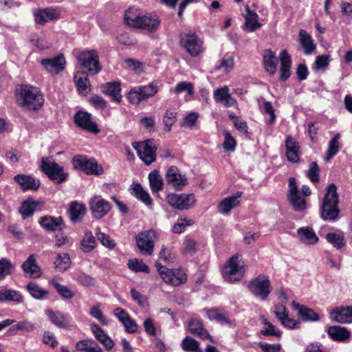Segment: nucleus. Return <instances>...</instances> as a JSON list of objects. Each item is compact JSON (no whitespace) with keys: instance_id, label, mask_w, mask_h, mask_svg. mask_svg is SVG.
Here are the masks:
<instances>
[{"instance_id":"obj_45","label":"nucleus","mask_w":352,"mask_h":352,"mask_svg":"<svg viewBox=\"0 0 352 352\" xmlns=\"http://www.w3.org/2000/svg\"><path fill=\"white\" fill-rule=\"evenodd\" d=\"M14 270V265L6 258L0 259V281L10 275Z\"/></svg>"},{"instance_id":"obj_28","label":"nucleus","mask_w":352,"mask_h":352,"mask_svg":"<svg viewBox=\"0 0 352 352\" xmlns=\"http://www.w3.org/2000/svg\"><path fill=\"white\" fill-rule=\"evenodd\" d=\"M328 336L334 341L344 342L351 336V332L346 328L340 326H331L327 329Z\"/></svg>"},{"instance_id":"obj_52","label":"nucleus","mask_w":352,"mask_h":352,"mask_svg":"<svg viewBox=\"0 0 352 352\" xmlns=\"http://www.w3.org/2000/svg\"><path fill=\"white\" fill-rule=\"evenodd\" d=\"M141 95L144 100L153 97L158 91L157 87L153 83H150L146 86L138 87Z\"/></svg>"},{"instance_id":"obj_27","label":"nucleus","mask_w":352,"mask_h":352,"mask_svg":"<svg viewBox=\"0 0 352 352\" xmlns=\"http://www.w3.org/2000/svg\"><path fill=\"white\" fill-rule=\"evenodd\" d=\"M46 314L51 323L56 327L60 329H68L69 321L67 316L60 311L48 309L46 311Z\"/></svg>"},{"instance_id":"obj_17","label":"nucleus","mask_w":352,"mask_h":352,"mask_svg":"<svg viewBox=\"0 0 352 352\" xmlns=\"http://www.w3.org/2000/svg\"><path fill=\"white\" fill-rule=\"evenodd\" d=\"M14 180L23 191L37 190L41 185L39 179H35L30 175L18 174L14 177Z\"/></svg>"},{"instance_id":"obj_5","label":"nucleus","mask_w":352,"mask_h":352,"mask_svg":"<svg viewBox=\"0 0 352 352\" xmlns=\"http://www.w3.org/2000/svg\"><path fill=\"white\" fill-rule=\"evenodd\" d=\"M249 291L256 298L265 300L272 291L269 277L263 274L251 280L248 285Z\"/></svg>"},{"instance_id":"obj_54","label":"nucleus","mask_w":352,"mask_h":352,"mask_svg":"<svg viewBox=\"0 0 352 352\" xmlns=\"http://www.w3.org/2000/svg\"><path fill=\"white\" fill-rule=\"evenodd\" d=\"M209 318L217 320L220 324H226L231 326L232 322L224 314L217 312V309H211L208 312Z\"/></svg>"},{"instance_id":"obj_38","label":"nucleus","mask_w":352,"mask_h":352,"mask_svg":"<svg viewBox=\"0 0 352 352\" xmlns=\"http://www.w3.org/2000/svg\"><path fill=\"white\" fill-rule=\"evenodd\" d=\"M239 204L237 197H228L224 198L218 204V210L221 214H228L230 210Z\"/></svg>"},{"instance_id":"obj_46","label":"nucleus","mask_w":352,"mask_h":352,"mask_svg":"<svg viewBox=\"0 0 352 352\" xmlns=\"http://www.w3.org/2000/svg\"><path fill=\"white\" fill-rule=\"evenodd\" d=\"M128 267L135 272L148 273L149 267L145 264L142 260L138 258L129 259L127 263Z\"/></svg>"},{"instance_id":"obj_11","label":"nucleus","mask_w":352,"mask_h":352,"mask_svg":"<svg viewBox=\"0 0 352 352\" xmlns=\"http://www.w3.org/2000/svg\"><path fill=\"white\" fill-rule=\"evenodd\" d=\"M195 197L193 194H170L167 196V202L173 208L184 210L194 206Z\"/></svg>"},{"instance_id":"obj_6","label":"nucleus","mask_w":352,"mask_h":352,"mask_svg":"<svg viewBox=\"0 0 352 352\" xmlns=\"http://www.w3.org/2000/svg\"><path fill=\"white\" fill-rule=\"evenodd\" d=\"M80 67L86 69L84 71L94 76L98 74L102 67L100 64L99 56L96 50H88L80 52L78 56Z\"/></svg>"},{"instance_id":"obj_4","label":"nucleus","mask_w":352,"mask_h":352,"mask_svg":"<svg viewBox=\"0 0 352 352\" xmlns=\"http://www.w3.org/2000/svg\"><path fill=\"white\" fill-rule=\"evenodd\" d=\"M241 255L236 254L231 256L224 265L222 274L224 279L229 283L240 280L245 272L244 265H240Z\"/></svg>"},{"instance_id":"obj_57","label":"nucleus","mask_w":352,"mask_h":352,"mask_svg":"<svg viewBox=\"0 0 352 352\" xmlns=\"http://www.w3.org/2000/svg\"><path fill=\"white\" fill-rule=\"evenodd\" d=\"M186 91L187 94L192 96L194 94L193 85L190 82L183 81L179 82L175 87L173 92L175 94H180Z\"/></svg>"},{"instance_id":"obj_16","label":"nucleus","mask_w":352,"mask_h":352,"mask_svg":"<svg viewBox=\"0 0 352 352\" xmlns=\"http://www.w3.org/2000/svg\"><path fill=\"white\" fill-rule=\"evenodd\" d=\"M41 226L48 232L62 231L65 225L62 217H52L45 215L41 217L38 221Z\"/></svg>"},{"instance_id":"obj_48","label":"nucleus","mask_w":352,"mask_h":352,"mask_svg":"<svg viewBox=\"0 0 352 352\" xmlns=\"http://www.w3.org/2000/svg\"><path fill=\"white\" fill-rule=\"evenodd\" d=\"M247 14L244 16L245 20V25L250 24V20L254 21V23L250 26V30H256L259 29L262 24L258 21V16L254 10H250L248 6H245Z\"/></svg>"},{"instance_id":"obj_51","label":"nucleus","mask_w":352,"mask_h":352,"mask_svg":"<svg viewBox=\"0 0 352 352\" xmlns=\"http://www.w3.org/2000/svg\"><path fill=\"white\" fill-rule=\"evenodd\" d=\"M307 176L312 183H318L320 181V168L316 162H312L309 165Z\"/></svg>"},{"instance_id":"obj_24","label":"nucleus","mask_w":352,"mask_h":352,"mask_svg":"<svg viewBox=\"0 0 352 352\" xmlns=\"http://www.w3.org/2000/svg\"><path fill=\"white\" fill-rule=\"evenodd\" d=\"M188 331L194 335L198 336L203 340L209 339L213 342V339L208 331L204 327L203 322L198 319L192 318L188 321Z\"/></svg>"},{"instance_id":"obj_33","label":"nucleus","mask_w":352,"mask_h":352,"mask_svg":"<svg viewBox=\"0 0 352 352\" xmlns=\"http://www.w3.org/2000/svg\"><path fill=\"white\" fill-rule=\"evenodd\" d=\"M91 328L96 338L104 346L107 350H111L113 347V340L98 324H92Z\"/></svg>"},{"instance_id":"obj_63","label":"nucleus","mask_w":352,"mask_h":352,"mask_svg":"<svg viewBox=\"0 0 352 352\" xmlns=\"http://www.w3.org/2000/svg\"><path fill=\"white\" fill-rule=\"evenodd\" d=\"M176 116L177 113L175 111L171 109L166 110L164 117V124L166 126V131H170L172 125L176 120Z\"/></svg>"},{"instance_id":"obj_15","label":"nucleus","mask_w":352,"mask_h":352,"mask_svg":"<svg viewBox=\"0 0 352 352\" xmlns=\"http://www.w3.org/2000/svg\"><path fill=\"white\" fill-rule=\"evenodd\" d=\"M41 64L49 73L57 74L65 69L66 60L64 55L59 54L53 58L42 59Z\"/></svg>"},{"instance_id":"obj_30","label":"nucleus","mask_w":352,"mask_h":352,"mask_svg":"<svg viewBox=\"0 0 352 352\" xmlns=\"http://www.w3.org/2000/svg\"><path fill=\"white\" fill-rule=\"evenodd\" d=\"M42 205L43 202L35 201L32 198L29 197L22 202L21 206L19 208V212L21 214L22 219H25L33 215L38 206Z\"/></svg>"},{"instance_id":"obj_2","label":"nucleus","mask_w":352,"mask_h":352,"mask_svg":"<svg viewBox=\"0 0 352 352\" xmlns=\"http://www.w3.org/2000/svg\"><path fill=\"white\" fill-rule=\"evenodd\" d=\"M21 106L29 110H38L44 103V97L41 91L30 85H22L19 93Z\"/></svg>"},{"instance_id":"obj_43","label":"nucleus","mask_w":352,"mask_h":352,"mask_svg":"<svg viewBox=\"0 0 352 352\" xmlns=\"http://www.w3.org/2000/svg\"><path fill=\"white\" fill-rule=\"evenodd\" d=\"M71 264L70 257L67 253L58 254L54 261L55 269L58 272L67 270Z\"/></svg>"},{"instance_id":"obj_12","label":"nucleus","mask_w":352,"mask_h":352,"mask_svg":"<svg viewBox=\"0 0 352 352\" xmlns=\"http://www.w3.org/2000/svg\"><path fill=\"white\" fill-rule=\"evenodd\" d=\"M137 150L139 157L146 165H150L156 160L157 146L152 139H147L140 143L139 148L134 146Z\"/></svg>"},{"instance_id":"obj_3","label":"nucleus","mask_w":352,"mask_h":352,"mask_svg":"<svg viewBox=\"0 0 352 352\" xmlns=\"http://www.w3.org/2000/svg\"><path fill=\"white\" fill-rule=\"evenodd\" d=\"M72 164L74 169L82 170L88 175H101L104 173L102 165L94 158H89L87 155H74L72 160Z\"/></svg>"},{"instance_id":"obj_41","label":"nucleus","mask_w":352,"mask_h":352,"mask_svg":"<svg viewBox=\"0 0 352 352\" xmlns=\"http://www.w3.org/2000/svg\"><path fill=\"white\" fill-rule=\"evenodd\" d=\"M133 190L135 197L143 202L145 205L151 206L152 204V199L151 198L148 192L144 190L140 184L137 183L134 184Z\"/></svg>"},{"instance_id":"obj_47","label":"nucleus","mask_w":352,"mask_h":352,"mask_svg":"<svg viewBox=\"0 0 352 352\" xmlns=\"http://www.w3.org/2000/svg\"><path fill=\"white\" fill-rule=\"evenodd\" d=\"M289 204L292 206L294 210L296 212H302L307 207L305 199L301 197L299 194L287 197Z\"/></svg>"},{"instance_id":"obj_34","label":"nucleus","mask_w":352,"mask_h":352,"mask_svg":"<svg viewBox=\"0 0 352 352\" xmlns=\"http://www.w3.org/2000/svg\"><path fill=\"white\" fill-rule=\"evenodd\" d=\"M87 209L84 204L74 201L70 204L68 212L71 221L74 223L80 221L82 217L86 214Z\"/></svg>"},{"instance_id":"obj_60","label":"nucleus","mask_w":352,"mask_h":352,"mask_svg":"<svg viewBox=\"0 0 352 352\" xmlns=\"http://www.w3.org/2000/svg\"><path fill=\"white\" fill-rule=\"evenodd\" d=\"M127 99L133 104H138L141 101L144 100L138 87L130 89L127 95Z\"/></svg>"},{"instance_id":"obj_59","label":"nucleus","mask_w":352,"mask_h":352,"mask_svg":"<svg viewBox=\"0 0 352 352\" xmlns=\"http://www.w3.org/2000/svg\"><path fill=\"white\" fill-rule=\"evenodd\" d=\"M126 67L131 68L135 73H140L144 71V63L135 58H128L124 60Z\"/></svg>"},{"instance_id":"obj_31","label":"nucleus","mask_w":352,"mask_h":352,"mask_svg":"<svg viewBox=\"0 0 352 352\" xmlns=\"http://www.w3.org/2000/svg\"><path fill=\"white\" fill-rule=\"evenodd\" d=\"M297 234L300 241L305 244L315 245L318 242V237L311 227H301L297 230Z\"/></svg>"},{"instance_id":"obj_50","label":"nucleus","mask_w":352,"mask_h":352,"mask_svg":"<svg viewBox=\"0 0 352 352\" xmlns=\"http://www.w3.org/2000/svg\"><path fill=\"white\" fill-rule=\"evenodd\" d=\"M263 324L266 325L267 327L261 330V333L262 335L265 336H276L278 338H280L281 336V331L276 328L271 322L267 321V319H264Z\"/></svg>"},{"instance_id":"obj_14","label":"nucleus","mask_w":352,"mask_h":352,"mask_svg":"<svg viewBox=\"0 0 352 352\" xmlns=\"http://www.w3.org/2000/svg\"><path fill=\"white\" fill-rule=\"evenodd\" d=\"M166 180L168 185L175 190H180L187 185L188 179L185 175H182L179 168L175 166H171L166 171Z\"/></svg>"},{"instance_id":"obj_39","label":"nucleus","mask_w":352,"mask_h":352,"mask_svg":"<svg viewBox=\"0 0 352 352\" xmlns=\"http://www.w3.org/2000/svg\"><path fill=\"white\" fill-rule=\"evenodd\" d=\"M96 245V241L91 231H87L81 240L80 248L83 252H91Z\"/></svg>"},{"instance_id":"obj_64","label":"nucleus","mask_w":352,"mask_h":352,"mask_svg":"<svg viewBox=\"0 0 352 352\" xmlns=\"http://www.w3.org/2000/svg\"><path fill=\"white\" fill-rule=\"evenodd\" d=\"M223 147L226 151H233L236 148V140L229 132L225 133Z\"/></svg>"},{"instance_id":"obj_18","label":"nucleus","mask_w":352,"mask_h":352,"mask_svg":"<svg viewBox=\"0 0 352 352\" xmlns=\"http://www.w3.org/2000/svg\"><path fill=\"white\" fill-rule=\"evenodd\" d=\"M35 22L41 25L60 18V12L52 8L39 10L34 14Z\"/></svg>"},{"instance_id":"obj_37","label":"nucleus","mask_w":352,"mask_h":352,"mask_svg":"<svg viewBox=\"0 0 352 352\" xmlns=\"http://www.w3.org/2000/svg\"><path fill=\"white\" fill-rule=\"evenodd\" d=\"M23 300V296L18 291L7 289L0 290V302L10 301L21 303Z\"/></svg>"},{"instance_id":"obj_42","label":"nucleus","mask_w":352,"mask_h":352,"mask_svg":"<svg viewBox=\"0 0 352 352\" xmlns=\"http://www.w3.org/2000/svg\"><path fill=\"white\" fill-rule=\"evenodd\" d=\"M327 241L334 248L340 250L346 245V240L343 234L329 232L325 236Z\"/></svg>"},{"instance_id":"obj_8","label":"nucleus","mask_w":352,"mask_h":352,"mask_svg":"<svg viewBox=\"0 0 352 352\" xmlns=\"http://www.w3.org/2000/svg\"><path fill=\"white\" fill-rule=\"evenodd\" d=\"M156 237V232L153 229L142 232L135 236L136 245L142 254L150 256L153 254Z\"/></svg>"},{"instance_id":"obj_20","label":"nucleus","mask_w":352,"mask_h":352,"mask_svg":"<svg viewBox=\"0 0 352 352\" xmlns=\"http://www.w3.org/2000/svg\"><path fill=\"white\" fill-rule=\"evenodd\" d=\"M286 157L289 162L297 163L300 160V146L291 135H287L285 140Z\"/></svg>"},{"instance_id":"obj_21","label":"nucleus","mask_w":352,"mask_h":352,"mask_svg":"<svg viewBox=\"0 0 352 352\" xmlns=\"http://www.w3.org/2000/svg\"><path fill=\"white\" fill-rule=\"evenodd\" d=\"M330 315L333 321L340 323L352 322V306L336 307L331 311Z\"/></svg>"},{"instance_id":"obj_61","label":"nucleus","mask_w":352,"mask_h":352,"mask_svg":"<svg viewBox=\"0 0 352 352\" xmlns=\"http://www.w3.org/2000/svg\"><path fill=\"white\" fill-rule=\"evenodd\" d=\"M140 16L133 12L132 8H129L125 11L124 21L128 25L136 28Z\"/></svg>"},{"instance_id":"obj_13","label":"nucleus","mask_w":352,"mask_h":352,"mask_svg":"<svg viewBox=\"0 0 352 352\" xmlns=\"http://www.w3.org/2000/svg\"><path fill=\"white\" fill-rule=\"evenodd\" d=\"M89 207L92 217L96 219H100L109 213L111 205L101 196L96 195L91 198Z\"/></svg>"},{"instance_id":"obj_9","label":"nucleus","mask_w":352,"mask_h":352,"mask_svg":"<svg viewBox=\"0 0 352 352\" xmlns=\"http://www.w3.org/2000/svg\"><path fill=\"white\" fill-rule=\"evenodd\" d=\"M179 38L183 47L192 56H197L202 52V42L195 32L182 33Z\"/></svg>"},{"instance_id":"obj_22","label":"nucleus","mask_w":352,"mask_h":352,"mask_svg":"<svg viewBox=\"0 0 352 352\" xmlns=\"http://www.w3.org/2000/svg\"><path fill=\"white\" fill-rule=\"evenodd\" d=\"M279 58L280 61L279 80L285 82L291 76L290 68L292 66V58L286 50H283L280 52Z\"/></svg>"},{"instance_id":"obj_36","label":"nucleus","mask_w":352,"mask_h":352,"mask_svg":"<svg viewBox=\"0 0 352 352\" xmlns=\"http://www.w3.org/2000/svg\"><path fill=\"white\" fill-rule=\"evenodd\" d=\"M26 289L31 296L37 300L44 299L49 294L47 290L41 288L36 283L32 281L27 284Z\"/></svg>"},{"instance_id":"obj_32","label":"nucleus","mask_w":352,"mask_h":352,"mask_svg":"<svg viewBox=\"0 0 352 352\" xmlns=\"http://www.w3.org/2000/svg\"><path fill=\"white\" fill-rule=\"evenodd\" d=\"M263 63L265 70L271 75L276 73L278 59L271 50H265L263 55Z\"/></svg>"},{"instance_id":"obj_55","label":"nucleus","mask_w":352,"mask_h":352,"mask_svg":"<svg viewBox=\"0 0 352 352\" xmlns=\"http://www.w3.org/2000/svg\"><path fill=\"white\" fill-rule=\"evenodd\" d=\"M155 267L162 280L166 283L169 284L168 280L173 277V270L167 268L159 262H155Z\"/></svg>"},{"instance_id":"obj_19","label":"nucleus","mask_w":352,"mask_h":352,"mask_svg":"<svg viewBox=\"0 0 352 352\" xmlns=\"http://www.w3.org/2000/svg\"><path fill=\"white\" fill-rule=\"evenodd\" d=\"M293 308L298 312V316L303 322H317L320 317L315 311L304 305L292 302Z\"/></svg>"},{"instance_id":"obj_10","label":"nucleus","mask_w":352,"mask_h":352,"mask_svg":"<svg viewBox=\"0 0 352 352\" xmlns=\"http://www.w3.org/2000/svg\"><path fill=\"white\" fill-rule=\"evenodd\" d=\"M76 126L94 134H98L100 129L96 122L92 120L91 114L82 110L78 111L74 116Z\"/></svg>"},{"instance_id":"obj_25","label":"nucleus","mask_w":352,"mask_h":352,"mask_svg":"<svg viewBox=\"0 0 352 352\" xmlns=\"http://www.w3.org/2000/svg\"><path fill=\"white\" fill-rule=\"evenodd\" d=\"M120 85L121 84L118 81L106 82L101 87L102 91L103 94L111 96L112 100L120 103L122 98V96L120 94Z\"/></svg>"},{"instance_id":"obj_62","label":"nucleus","mask_w":352,"mask_h":352,"mask_svg":"<svg viewBox=\"0 0 352 352\" xmlns=\"http://www.w3.org/2000/svg\"><path fill=\"white\" fill-rule=\"evenodd\" d=\"M169 280V284L173 286H178L181 284L185 283L187 280V276L185 273L182 272H175L173 270V277Z\"/></svg>"},{"instance_id":"obj_1","label":"nucleus","mask_w":352,"mask_h":352,"mask_svg":"<svg viewBox=\"0 0 352 352\" xmlns=\"http://www.w3.org/2000/svg\"><path fill=\"white\" fill-rule=\"evenodd\" d=\"M326 190L321 206V218L324 221H333L338 219L340 214L337 187L334 184H330Z\"/></svg>"},{"instance_id":"obj_7","label":"nucleus","mask_w":352,"mask_h":352,"mask_svg":"<svg viewBox=\"0 0 352 352\" xmlns=\"http://www.w3.org/2000/svg\"><path fill=\"white\" fill-rule=\"evenodd\" d=\"M41 170L55 184H60L68 177V173H65L63 166L55 162H50L47 157H42Z\"/></svg>"},{"instance_id":"obj_44","label":"nucleus","mask_w":352,"mask_h":352,"mask_svg":"<svg viewBox=\"0 0 352 352\" xmlns=\"http://www.w3.org/2000/svg\"><path fill=\"white\" fill-rule=\"evenodd\" d=\"M182 347L186 352H202L198 341L189 336L185 337L182 342Z\"/></svg>"},{"instance_id":"obj_49","label":"nucleus","mask_w":352,"mask_h":352,"mask_svg":"<svg viewBox=\"0 0 352 352\" xmlns=\"http://www.w3.org/2000/svg\"><path fill=\"white\" fill-rule=\"evenodd\" d=\"M340 138V134L337 133L335 136L330 140L329 143L327 155L325 157L326 161H329L331 159L334 155H336L340 148L339 139Z\"/></svg>"},{"instance_id":"obj_29","label":"nucleus","mask_w":352,"mask_h":352,"mask_svg":"<svg viewBox=\"0 0 352 352\" xmlns=\"http://www.w3.org/2000/svg\"><path fill=\"white\" fill-rule=\"evenodd\" d=\"M299 43L306 55L311 54L316 47L311 35L305 30H300L299 32Z\"/></svg>"},{"instance_id":"obj_56","label":"nucleus","mask_w":352,"mask_h":352,"mask_svg":"<svg viewBox=\"0 0 352 352\" xmlns=\"http://www.w3.org/2000/svg\"><path fill=\"white\" fill-rule=\"evenodd\" d=\"M53 285L55 287L56 292L64 299H71L75 295V293L69 289L67 286L60 285L56 282L54 283Z\"/></svg>"},{"instance_id":"obj_58","label":"nucleus","mask_w":352,"mask_h":352,"mask_svg":"<svg viewBox=\"0 0 352 352\" xmlns=\"http://www.w3.org/2000/svg\"><path fill=\"white\" fill-rule=\"evenodd\" d=\"M193 223L192 219H178L177 222L174 224L172 231L175 234H181L184 232L186 226H191Z\"/></svg>"},{"instance_id":"obj_35","label":"nucleus","mask_w":352,"mask_h":352,"mask_svg":"<svg viewBox=\"0 0 352 352\" xmlns=\"http://www.w3.org/2000/svg\"><path fill=\"white\" fill-rule=\"evenodd\" d=\"M149 185L151 191L158 192L163 189L164 181L157 170H154L148 175Z\"/></svg>"},{"instance_id":"obj_53","label":"nucleus","mask_w":352,"mask_h":352,"mask_svg":"<svg viewBox=\"0 0 352 352\" xmlns=\"http://www.w3.org/2000/svg\"><path fill=\"white\" fill-rule=\"evenodd\" d=\"M35 329V326L30 322L27 320L21 321L18 322L16 325L9 329L8 332L10 334H15L16 330L25 331L27 332H31Z\"/></svg>"},{"instance_id":"obj_40","label":"nucleus","mask_w":352,"mask_h":352,"mask_svg":"<svg viewBox=\"0 0 352 352\" xmlns=\"http://www.w3.org/2000/svg\"><path fill=\"white\" fill-rule=\"evenodd\" d=\"M88 75L89 74L82 71H78L75 73L74 80L79 91H85L87 85H90Z\"/></svg>"},{"instance_id":"obj_23","label":"nucleus","mask_w":352,"mask_h":352,"mask_svg":"<svg viewBox=\"0 0 352 352\" xmlns=\"http://www.w3.org/2000/svg\"><path fill=\"white\" fill-rule=\"evenodd\" d=\"M24 273L29 274L31 278H39L42 274L41 267L36 262L34 254H30L21 265Z\"/></svg>"},{"instance_id":"obj_26","label":"nucleus","mask_w":352,"mask_h":352,"mask_svg":"<svg viewBox=\"0 0 352 352\" xmlns=\"http://www.w3.org/2000/svg\"><path fill=\"white\" fill-rule=\"evenodd\" d=\"M160 24V20L156 15L146 16L140 15L135 28L146 30L149 32H154Z\"/></svg>"}]
</instances>
